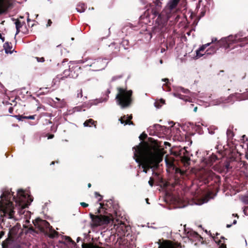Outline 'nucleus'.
<instances>
[{"instance_id":"nucleus-1","label":"nucleus","mask_w":248,"mask_h":248,"mask_svg":"<svg viewBox=\"0 0 248 248\" xmlns=\"http://www.w3.org/2000/svg\"><path fill=\"white\" fill-rule=\"evenodd\" d=\"M16 195L17 197H16L14 192L9 189L3 190L0 201V210L2 213L1 215L2 216V223L4 225L7 219L17 220L23 218L25 222L23 226L26 228L30 223L31 213L25 209L31 204L33 199L28 192L22 189H18Z\"/></svg>"},{"instance_id":"nucleus-2","label":"nucleus","mask_w":248,"mask_h":248,"mask_svg":"<svg viewBox=\"0 0 248 248\" xmlns=\"http://www.w3.org/2000/svg\"><path fill=\"white\" fill-rule=\"evenodd\" d=\"M163 0H153L154 3H149L150 8L147 9V16L155 22L154 31L163 33L168 30V22L171 26L177 22L180 18L177 6L180 0H170L164 9L159 12Z\"/></svg>"},{"instance_id":"nucleus-3","label":"nucleus","mask_w":248,"mask_h":248,"mask_svg":"<svg viewBox=\"0 0 248 248\" xmlns=\"http://www.w3.org/2000/svg\"><path fill=\"white\" fill-rule=\"evenodd\" d=\"M133 150L135 161L140 166L142 165L143 171L147 173L148 170L152 169V174L157 176L158 173L154 170L158 168L164 155L160 150L146 143L140 142L139 145L134 147Z\"/></svg>"},{"instance_id":"nucleus-4","label":"nucleus","mask_w":248,"mask_h":248,"mask_svg":"<svg viewBox=\"0 0 248 248\" xmlns=\"http://www.w3.org/2000/svg\"><path fill=\"white\" fill-rule=\"evenodd\" d=\"M175 97L183 100L186 102H192L193 98L199 99V103H205V106H215L220 104L222 103L231 102V99H224L222 98L211 100V96H207L204 93H196L190 92L188 89H185L181 87H178L176 89V92L172 93Z\"/></svg>"},{"instance_id":"nucleus-5","label":"nucleus","mask_w":248,"mask_h":248,"mask_svg":"<svg viewBox=\"0 0 248 248\" xmlns=\"http://www.w3.org/2000/svg\"><path fill=\"white\" fill-rule=\"evenodd\" d=\"M239 43H240L235 46V47L237 46L243 47L245 44H248V31H240L234 35H230L223 37L212 46L215 48H216L217 51L221 47L224 48L225 49H229L232 45L237 44Z\"/></svg>"},{"instance_id":"nucleus-6","label":"nucleus","mask_w":248,"mask_h":248,"mask_svg":"<svg viewBox=\"0 0 248 248\" xmlns=\"http://www.w3.org/2000/svg\"><path fill=\"white\" fill-rule=\"evenodd\" d=\"M217 157L213 153L212 155L204 157L202 161V163L203 165H205V168L203 169L202 175L203 180L205 183H208L210 181H214V183L217 184L220 181V177L219 175H216L211 170L209 169V167H211L213 162L217 160Z\"/></svg>"},{"instance_id":"nucleus-7","label":"nucleus","mask_w":248,"mask_h":248,"mask_svg":"<svg viewBox=\"0 0 248 248\" xmlns=\"http://www.w3.org/2000/svg\"><path fill=\"white\" fill-rule=\"evenodd\" d=\"M76 63L83 64L84 68L89 67V70L99 71L104 70L108 65L107 59L98 58L93 59L91 58H82V59L75 61Z\"/></svg>"},{"instance_id":"nucleus-8","label":"nucleus","mask_w":248,"mask_h":248,"mask_svg":"<svg viewBox=\"0 0 248 248\" xmlns=\"http://www.w3.org/2000/svg\"><path fill=\"white\" fill-rule=\"evenodd\" d=\"M100 208L97 210L99 215H94L92 213L89 214L92 220L91 226L93 228L108 224L111 221L114 222L111 217L108 216L109 214H108L107 213L105 215L101 214V209H104L105 207L102 203H100Z\"/></svg>"},{"instance_id":"nucleus-9","label":"nucleus","mask_w":248,"mask_h":248,"mask_svg":"<svg viewBox=\"0 0 248 248\" xmlns=\"http://www.w3.org/2000/svg\"><path fill=\"white\" fill-rule=\"evenodd\" d=\"M118 91L115 99L117 105L124 108L128 107L132 102V91H127L120 87L117 88Z\"/></svg>"},{"instance_id":"nucleus-10","label":"nucleus","mask_w":248,"mask_h":248,"mask_svg":"<svg viewBox=\"0 0 248 248\" xmlns=\"http://www.w3.org/2000/svg\"><path fill=\"white\" fill-rule=\"evenodd\" d=\"M32 223L34 225L38 228L41 231H45L46 230H49L52 231V227L50 226L49 223L45 220L40 219H36L34 221L32 220Z\"/></svg>"},{"instance_id":"nucleus-11","label":"nucleus","mask_w":248,"mask_h":248,"mask_svg":"<svg viewBox=\"0 0 248 248\" xmlns=\"http://www.w3.org/2000/svg\"><path fill=\"white\" fill-rule=\"evenodd\" d=\"M149 129L155 130L156 135L159 133H162L163 134H168L171 130V128L170 129L165 126H162L159 124H155L153 126H150Z\"/></svg>"},{"instance_id":"nucleus-12","label":"nucleus","mask_w":248,"mask_h":248,"mask_svg":"<svg viewBox=\"0 0 248 248\" xmlns=\"http://www.w3.org/2000/svg\"><path fill=\"white\" fill-rule=\"evenodd\" d=\"M13 3V0H0V15L6 12L12 7Z\"/></svg>"},{"instance_id":"nucleus-13","label":"nucleus","mask_w":248,"mask_h":248,"mask_svg":"<svg viewBox=\"0 0 248 248\" xmlns=\"http://www.w3.org/2000/svg\"><path fill=\"white\" fill-rule=\"evenodd\" d=\"M248 99V93H237L230 95L228 97V99H231V102H234V101H241Z\"/></svg>"},{"instance_id":"nucleus-14","label":"nucleus","mask_w":248,"mask_h":248,"mask_svg":"<svg viewBox=\"0 0 248 248\" xmlns=\"http://www.w3.org/2000/svg\"><path fill=\"white\" fill-rule=\"evenodd\" d=\"M110 93V89H108L106 91L105 96L102 97L98 99H96L95 100H93L92 103L90 105V107L92 105H97L99 103H101L103 102H106L108 99V94Z\"/></svg>"},{"instance_id":"nucleus-15","label":"nucleus","mask_w":248,"mask_h":248,"mask_svg":"<svg viewBox=\"0 0 248 248\" xmlns=\"http://www.w3.org/2000/svg\"><path fill=\"white\" fill-rule=\"evenodd\" d=\"M185 232L186 236L191 240L193 241L194 239H198L200 237L199 234L197 232L191 229H188V230L185 229Z\"/></svg>"},{"instance_id":"nucleus-16","label":"nucleus","mask_w":248,"mask_h":248,"mask_svg":"<svg viewBox=\"0 0 248 248\" xmlns=\"http://www.w3.org/2000/svg\"><path fill=\"white\" fill-rule=\"evenodd\" d=\"M71 75V69L69 68L67 70H65L62 75H58L54 79L55 82L60 81L61 80H64L65 78L68 77L70 78Z\"/></svg>"},{"instance_id":"nucleus-17","label":"nucleus","mask_w":248,"mask_h":248,"mask_svg":"<svg viewBox=\"0 0 248 248\" xmlns=\"http://www.w3.org/2000/svg\"><path fill=\"white\" fill-rule=\"evenodd\" d=\"M114 227L116 229V231H117L118 232L121 233V232H122L121 234H124L126 230V226L122 221H120V222H118L117 224L115 223L114 225Z\"/></svg>"},{"instance_id":"nucleus-18","label":"nucleus","mask_w":248,"mask_h":248,"mask_svg":"<svg viewBox=\"0 0 248 248\" xmlns=\"http://www.w3.org/2000/svg\"><path fill=\"white\" fill-rule=\"evenodd\" d=\"M132 118V115H124L119 120L122 124H124V125L129 124V125H133V123L132 122H131L130 120Z\"/></svg>"},{"instance_id":"nucleus-19","label":"nucleus","mask_w":248,"mask_h":248,"mask_svg":"<svg viewBox=\"0 0 248 248\" xmlns=\"http://www.w3.org/2000/svg\"><path fill=\"white\" fill-rule=\"evenodd\" d=\"M82 108L83 106H77L72 108L69 109L66 112V114L71 115L76 111H81L82 110ZM83 110L84 111L85 109H83Z\"/></svg>"},{"instance_id":"nucleus-20","label":"nucleus","mask_w":248,"mask_h":248,"mask_svg":"<svg viewBox=\"0 0 248 248\" xmlns=\"http://www.w3.org/2000/svg\"><path fill=\"white\" fill-rule=\"evenodd\" d=\"M80 67H78L76 66L74 68V69L71 70V75L70 78H77L78 76L79 73L78 72V70H80Z\"/></svg>"},{"instance_id":"nucleus-21","label":"nucleus","mask_w":248,"mask_h":248,"mask_svg":"<svg viewBox=\"0 0 248 248\" xmlns=\"http://www.w3.org/2000/svg\"><path fill=\"white\" fill-rule=\"evenodd\" d=\"M3 48L5 50V52L6 54H12L13 50H12V46L10 45L8 42H6L3 45Z\"/></svg>"},{"instance_id":"nucleus-22","label":"nucleus","mask_w":248,"mask_h":248,"mask_svg":"<svg viewBox=\"0 0 248 248\" xmlns=\"http://www.w3.org/2000/svg\"><path fill=\"white\" fill-rule=\"evenodd\" d=\"M217 52V48L212 46H211L210 47H209L205 51V54H206V56L208 55H212L214 54H215Z\"/></svg>"},{"instance_id":"nucleus-23","label":"nucleus","mask_w":248,"mask_h":248,"mask_svg":"<svg viewBox=\"0 0 248 248\" xmlns=\"http://www.w3.org/2000/svg\"><path fill=\"white\" fill-rule=\"evenodd\" d=\"M85 9H86V7H85V4L83 3H79L77 7L76 8V10H77V12L78 13H80L84 12L85 11Z\"/></svg>"},{"instance_id":"nucleus-24","label":"nucleus","mask_w":248,"mask_h":248,"mask_svg":"<svg viewBox=\"0 0 248 248\" xmlns=\"http://www.w3.org/2000/svg\"><path fill=\"white\" fill-rule=\"evenodd\" d=\"M165 104V100L163 99H161L160 100L155 101L154 103V106L157 108H159L161 107V104Z\"/></svg>"},{"instance_id":"nucleus-25","label":"nucleus","mask_w":248,"mask_h":248,"mask_svg":"<svg viewBox=\"0 0 248 248\" xmlns=\"http://www.w3.org/2000/svg\"><path fill=\"white\" fill-rule=\"evenodd\" d=\"M162 81L164 82H166V83L164 84L162 87L163 90L165 91H169V87H168V82L169 81L168 78H163L162 79Z\"/></svg>"},{"instance_id":"nucleus-26","label":"nucleus","mask_w":248,"mask_h":248,"mask_svg":"<svg viewBox=\"0 0 248 248\" xmlns=\"http://www.w3.org/2000/svg\"><path fill=\"white\" fill-rule=\"evenodd\" d=\"M11 241L10 238H7L5 241H3L1 243L2 248H8V244Z\"/></svg>"},{"instance_id":"nucleus-27","label":"nucleus","mask_w":248,"mask_h":248,"mask_svg":"<svg viewBox=\"0 0 248 248\" xmlns=\"http://www.w3.org/2000/svg\"><path fill=\"white\" fill-rule=\"evenodd\" d=\"M94 123H95V122L93 119H90L86 120L83 123V125L85 127H88V126L90 127L91 126L90 124H94Z\"/></svg>"},{"instance_id":"nucleus-28","label":"nucleus","mask_w":248,"mask_h":248,"mask_svg":"<svg viewBox=\"0 0 248 248\" xmlns=\"http://www.w3.org/2000/svg\"><path fill=\"white\" fill-rule=\"evenodd\" d=\"M217 129V128H216L214 126H212L211 127H210L209 128H207V130L208 131V132L211 135H213L215 134V130Z\"/></svg>"},{"instance_id":"nucleus-29","label":"nucleus","mask_w":248,"mask_h":248,"mask_svg":"<svg viewBox=\"0 0 248 248\" xmlns=\"http://www.w3.org/2000/svg\"><path fill=\"white\" fill-rule=\"evenodd\" d=\"M165 161L166 164V166L168 167H172L173 166V163L171 161H169L166 158L165 159Z\"/></svg>"},{"instance_id":"nucleus-30","label":"nucleus","mask_w":248,"mask_h":248,"mask_svg":"<svg viewBox=\"0 0 248 248\" xmlns=\"http://www.w3.org/2000/svg\"><path fill=\"white\" fill-rule=\"evenodd\" d=\"M210 45V43H207L204 45H202L200 48L198 49L201 51H203L207 47L209 46Z\"/></svg>"},{"instance_id":"nucleus-31","label":"nucleus","mask_w":248,"mask_h":248,"mask_svg":"<svg viewBox=\"0 0 248 248\" xmlns=\"http://www.w3.org/2000/svg\"><path fill=\"white\" fill-rule=\"evenodd\" d=\"M12 117H14L16 118L19 121H23V119H25V116L20 115H16L14 116H12Z\"/></svg>"},{"instance_id":"nucleus-32","label":"nucleus","mask_w":248,"mask_h":248,"mask_svg":"<svg viewBox=\"0 0 248 248\" xmlns=\"http://www.w3.org/2000/svg\"><path fill=\"white\" fill-rule=\"evenodd\" d=\"M200 51H200V50H199V49H198V50H196V56H197V57L200 58V57H201L203 56H205V57L206 56H206V54H205V53L204 54H202V53L200 52Z\"/></svg>"},{"instance_id":"nucleus-33","label":"nucleus","mask_w":248,"mask_h":248,"mask_svg":"<svg viewBox=\"0 0 248 248\" xmlns=\"http://www.w3.org/2000/svg\"><path fill=\"white\" fill-rule=\"evenodd\" d=\"M15 25H16V28L18 27V28H20L22 26V23L19 20H16V22H15Z\"/></svg>"},{"instance_id":"nucleus-34","label":"nucleus","mask_w":248,"mask_h":248,"mask_svg":"<svg viewBox=\"0 0 248 248\" xmlns=\"http://www.w3.org/2000/svg\"><path fill=\"white\" fill-rule=\"evenodd\" d=\"M123 77L122 75L115 76L112 78L111 82L114 81L118 79L121 78Z\"/></svg>"},{"instance_id":"nucleus-35","label":"nucleus","mask_w":248,"mask_h":248,"mask_svg":"<svg viewBox=\"0 0 248 248\" xmlns=\"http://www.w3.org/2000/svg\"><path fill=\"white\" fill-rule=\"evenodd\" d=\"M147 131L149 133V135L151 136H154L156 135V130H150L149 127L147 129Z\"/></svg>"},{"instance_id":"nucleus-36","label":"nucleus","mask_w":248,"mask_h":248,"mask_svg":"<svg viewBox=\"0 0 248 248\" xmlns=\"http://www.w3.org/2000/svg\"><path fill=\"white\" fill-rule=\"evenodd\" d=\"M77 97L78 98L82 97V91L81 89L77 91Z\"/></svg>"},{"instance_id":"nucleus-37","label":"nucleus","mask_w":248,"mask_h":248,"mask_svg":"<svg viewBox=\"0 0 248 248\" xmlns=\"http://www.w3.org/2000/svg\"><path fill=\"white\" fill-rule=\"evenodd\" d=\"M94 194H95V196L96 198H98V201H101L102 200V196L100 195L97 192H95Z\"/></svg>"},{"instance_id":"nucleus-38","label":"nucleus","mask_w":248,"mask_h":248,"mask_svg":"<svg viewBox=\"0 0 248 248\" xmlns=\"http://www.w3.org/2000/svg\"><path fill=\"white\" fill-rule=\"evenodd\" d=\"M35 59H36L37 61L39 62H45V59L44 57H35Z\"/></svg>"},{"instance_id":"nucleus-39","label":"nucleus","mask_w":248,"mask_h":248,"mask_svg":"<svg viewBox=\"0 0 248 248\" xmlns=\"http://www.w3.org/2000/svg\"><path fill=\"white\" fill-rule=\"evenodd\" d=\"M219 40H217V38L213 37L211 39V42H210L209 43H210V45H211L212 44L216 43Z\"/></svg>"},{"instance_id":"nucleus-40","label":"nucleus","mask_w":248,"mask_h":248,"mask_svg":"<svg viewBox=\"0 0 248 248\" xmlns=\"http://www.w3.org/2000/svg\"><path fill=\"white\" fill-rule=\"evenodd\" d=\"M148 184L151 186H153L154 185V180L152 177L150 178V180L148 181Z\"/></svg>"},{"instance_id":"nucleus-41","label":"nucleus","mask_w":248,"mask_h":248,"mask_svg":"<svg viewBox=\"0 0 248 248\" xmlns=\"http://www.w3.org/2000/svg\"><path fill=\"white\" fill-rule=\"evenodd\" d=\"M82 248H90V247H88L87 245H85V244L82 243ZM93 248H100L98 247H94Z\"/></svg>"},{"instance_id":"nucleus-42","label":"nucleus","mask_w":248,"mask_h":248,"mask_svg":"<svg viewBox=\"0 0 248 248\" xmlns=\"http://www.w3.org/2000/svg\"><path fill=\"white\" fill-rule=\"evenodd\" d=\"M35 115H31L29 116H25V119L33 120L35 119Z\"/></svg>"},{"instance_id":"nucleus-43","label":"nucleus","mask_w":248,"mask_h":248,"mask_svg":"<svg viewBox=\"0 0 248 248\" xmlns=\"http://www.w3.org/2000/svg\"><path fill=\"white\" fill-rule=\"evenodd\" d=\"M225 167L228 171V170L230 168V164L229 162H227L225 164Z\"/></svg>"},{"instance_id":"nucleus-44","label":"nucleus","mask_w":248,"mask_h":248,"mask_svg":"<svg viewBox=\"0 0 248 248\" xmlns=\"http://www.w3.org/2000/svg\"><path fill=\"white\" fill-rule=\"evenodd\" d=\"M205 11L204 10L201 9V11L200 13V14H201L200 18L203 16L205 15Z\"/></svg>"},{"instance_id":"nucleus-45","label":"nucleus","mask_w":248,"mask_h":248,"mask_svg":"<svg viewBox=\"0 0 248 248\" xmlns=\"http://www.w3.org/2000/svg\"><path fill=\"white\" fill-rule=\"evenodd\" d=\"M58 235V232L54 230L53 233L52 234H51L50 236L51 237H55L56 235Z\"/></svg>"},{"instance_id":"nucleus-46","label":"nucleus","mask_w":248,"mask_h":248,"mask_svg":"<svg viewBox=\"0 0 248 248\" xmlns=\"http://www.w3.org/2000/svg\"><path fill=\"white\" fill-rule=\"evenodd\" d=\"M80 205L83 207H86L88 206V204L84 202H81Z\"/></svg>"},{"instance_id":"nucleus-47","label":"nucleus","mask_w":248,"mask_h":248,"mask_svg":"<svg viewBox=\"0 0 248 248\" xmlns=\"http://www.w3.org/2000/svg\"><path fill=\"white\" fill-rule=\"evenodd\" d=\"M52 22L51 21V20L50 19H48V21H47V23L46 24V27H49L51 25Z\"/></svg>"},{"instance_id":"nucleus-48","label":"nucleus","mask_w":248,"mask_h":248,"mask_svg":"<svg viewBox=\"0 0 248 248\" xmlns=\"http://www.w3.org/2000/svg\"><path fill=\"white\" fill-rule=\"evenodd\" d=\"M14 109L12 107H10L8 109V111L10 113H12L13 112Z\"/></svg>"},{"instance_id":"nucleus-49","label":"nucleus","mask_w":248,"mask_h":248,"mask_svg":"<svg viewBox=\"0 0 248 248\" xmlns=\"http://www.w3.org/2000/svg\"><path fill=\"white\" fill-rule=\"evenodd\" d=\"M20 32V28H16V34H15V36L18 34Z\"/></svg>"},{"instance_id":"nucleus-50","label":"nucleus","mask_w":248,"mask_h":248,"mask_svg":"<svg viewBox=\"0 0 248 248\" xmlns=\"http://www.w3.org/2000/svg\"><path fill=\"white\" fill-rule=\"evenodd\" d=\"M226 133L228 136H230V135L232 134V132L230 130H227Z\"/></svg>"},{"instance_id":"nucleus-51","label":"nucleus","mask_w":248,"mask_h":248,"mask_svg":"<svg viewBox=\"0 0 248 248\" xmlns=\"http://www.w3.org/2000/svg\"><path fill=\"white\" fill-rule=\"evenodd\" d=\"M68 241L72 242L73 243H75L74 241H73L69 237H67L66 239Z\"/></svg>"},{"instance_id":"nucleus-52","label":"nucleus","mask_w":248,"mask_h":248,"mask_svg":"<svg viewBox=\"0 0 248 248\" xmlns=\"http://www.w3.org/2000/svg\"><path fill=\"white\" fill-rule=\"evenodd\" d=\"M4 235V232L3 231H1L0 232V239L2 238V237Z\"/></svg>"},{"instance_id":"nucleus-53","label":"nucleus","mask_w":248,"mask_h":248,"mask_svg":"<svg viewBox=\"0 0 248 248\" xmlns=\"http://www.w3.org/2000/svg\"><path fill=\"white\" fill-rule=\"evenodd\" d=\"M140 1L143 4H147V1L146 0H140Z\"/></svg>"},{"instance_id":"nucleus-54","label":"nucleus","mask_w":248,"mask_h":248,"mask_svg":"<svg viewBox=\"0 0 248 248\" xmlns=\"http://www.w3.org/2000/svg\"><path fill=\"white\" fill-rule=\"evenodd\" d=\"M127 43H128V41H127V40H123V41L122 42V44H123V45H124V44H127Z\"/></svg>"},{"instance_id":"nucleus-55","label":"nucleus","mask_w":248,"mask_h":248,"mask_svg":"<svg viewBox=\"0 0 248 248\" xmlns=\"http://www.w3.org/2000/svg\"><path fill=\"white\" fill-rule=\"evenodd\" d=\"M15 248H21V246L20 245L17 244L15 246Z\"/></svg>"},{"instance_id":"nucleus-56","label":"nucleus","mask_w":248,"mask_h":248,"mask_svg":"<svg viewBox=\"0 0 248 248\" xmlns=\"http://www.w3.org/2000/svg\"><path fill=\"white\" fill-rule=\"evenodd\" d=\"M219 248H226V245L222 244L220 246Z\"/></svg>"},{"instance_id":"nucleus-57","label":"nucleus","mask_w":248,"mask_h":248,"mask_svg":"<svg viewBox=\"0 0 248 248\" xmlns=\"http://www.w3.org/2000/svg\"><path fill=\"white\" fill-rule=\"evenodd\" d=\"M53 137H54V135H49V136L48 137V139H52Z\"/></svg>"},{"instance_id":"nucleus-58","label":"nucleus","mask_w":248,"mask_h":248,"mask_svg":"<svg viewBox=\"0 0 248 248\" xmlns=\"http://www.w3.org/2000/svg\"><path fill=\"white\" fill-rule=\"evenodd\" d=\"M232 224H227L226 227L229 228H230L232 226Z\"/></svg>"},{"instance_id":"nucleus-59","label":"nucleus","mask_w":248,"mask_h":248,"mask_svg":"<svg viewBox=\"0 0 248 248\" xmlns=\"http://www.w3.org/2000/svg\"><path fill=\"white\" fill-rule=\"evenodd\" d=\"M237 222V220L236 219H234L232 222V224H235Z\"/></svg>"},{"instance_id":"nucleus-60","label":"nucleus","mask_w":248,"mask_h":248,"mask_svg":"<svg viewBox=\"0 0 248 248\" xmlns=\"http://www.w3.org/2000/svg\"><path fill=\"white\" fill-rule=\"evenodd\" d=\"M80 240V237H78L77 239V242H79V241Z\"/></svg>"},{"instance_id":"nucleus-61","label":"nucleus","mask_w":248,"mask_h":248,"mask_svg":"<svg viewBox=\"0 0 248 248\" xmlns=\"http://www.w3.org/2000/svg\"><path fill=\"white\" fill-rule=\"evenodd\" d=\"M214 241H215L216 243H220V240H219V241H217L216 240V238H214Z\"/></svg>"},{"instance_id":"nucleus-62","label":"nucleus","mask_w":248,"mask_h":248,"mask_svg":"<svg viewBox=\"0 0 248 248\" xmlns=\"http://www.w3.org/2000/svg\"><path fill=\"white\" fill-rule=\"evenodd\" d=\"M194 110V112H196L197 110V107H195L194 108V110Z\"/></svg>"},{"instance_id":"nucleus-63","label":"nucleus","mask_w":248,"mask_h":248,"mask_svg":"<svg viewBox=\"0 0 248 248\" xmlns=\"http://www.w3.org/2000/svg\"><path fill=\"white\" fill-rule=\"evenodd\" d=\"M0 39H1L3 42L4 41V37H3L2 36H1Z\"/></svg>"},{"instance_id":"nucleus-64","label":"nucleus","mask_w":248,"mask_h":248,"mask_svg":"<svg viewBox=\"0 0 248 248\" xmlns=\"http://www.w3.org/2000/svg\"><path fill=\"white\" fill-rule=\"evenodd\" d=\"M11 225H10L9 223L7 225H6V227H11Z\"/></svg>"}]
</instances>
